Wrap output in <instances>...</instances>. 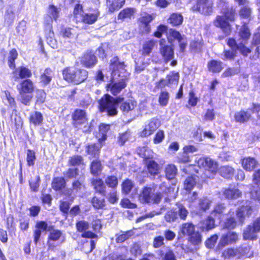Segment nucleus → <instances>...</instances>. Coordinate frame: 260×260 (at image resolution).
I'll return each instance as SVG.
<instances>
[{"mask_svg":"<svg viewBox=\"0 0 260 260\" xmlns=\"http://www.w3.org/2000/svg\"><path fill=\"white\" fill-rule=\"evenodd\" d=\"M123 98H114L109 94H105L99 102V109L101 112H106L108 116H114L117 114V107Z\"/></svg>","mask_w":260,"mask_h":260,"instance_id":"obj_1","label":"nucleus"},{"mask_svg":"<svg viewBox=\"0 0 260 260\" xmlns=\"http://www.w3.org/2000/svg\"><path fill=\"white\" fill-rule=\"evenodd\" d=\"M63 79L69 83L78 85L84 82L88 77V72L75 67H68L62 71Z\"/></svg>","mask_w":260,"mask_h":260,"instance_id":"obj_2","label":"nucleus"},{"mask_svg":"<svg viewBox=\"0 0 260 260\" xmlns=\"http://www.w3.org/2000/svg\"><path fill=\"white\" fill-rule=\"evenodd\" d=\"M221 12L224 16H217L214 21V25L220 27L224 33L228 35L231 31L230 26L228 21H232L234 20L235 15V10L232 8H226L223 9Z\"/></svg>","mask_w":260,"mask_h":260,"instance_id":"obj_3","label":"nucleus"},{"mask_svg":"<svg viewBox=\"0 0 260 260\" xmlns=\"http://www.w3.org/2000/svg\"><path fill=\"white\" fill-rule=\"evenodd\" d=\"M188 211L184 205L180 203L176 204V207L168 210L164 215V219L169 223L176 222L179 218L185 220L188 215Z\"/></svg>","mask_w":260,"mask_h":260,"instance_id":"obj_4","label":"nucleus"},{"mask_svg":"<svg viewBox=\"0 0 260 260\" xmlns=\"http://www.w3.org/2000/svg\"><path fill=\"white\" fill-rule=\"evenodd\" d=\"M199 167L205 169L203 178H213L218 168L217 163L209 157H202L197 161Z\"/></svg>","mask_w":260,"mask_h":260,"instance_id":"obj_5","label":"nucleus"},{"mask_svg":"<svg viewBox=\"0 0 260 260\" xmlns=\"http://www.w3.org/2000/svg\"><path fill=\"white\" fill-rule=\"evenodd\" d=\"M110 69L112 71L113 76L117 74L119 77L126 78L128 73H125V65L123 61H120L117 56L114 57L110 60Z\"/></svg>","mask_w":260,"mask_h":260,"instance_id":"obj_6","label":"nucleus"},{"mask_svg":"<svg viewBox=\"0 0 260 260\" xmlns=\"http://www.w3.org/2000/svg\"><path fill=\"white\" fill-rule=\"evenodd\" d=\"M165 39L159 41V52L165 62H168L174 58V49Z\"/></svg>","mask_w":260,"mask_h":260,"instance_id":"obj_7","label":"nucleus"},{"mask_svg":"<svg viewBox=\"0 0 260 260\" xmlns=\"http://www.w3.org/2000/svg\"><path fill=\"white\" fill-rule=\"evenodd\" d=\"M213 3L211 0H198L196 5L192 9L193 11H198L204 15H210L212 12Z\"/></svg>","mask_w":260,"mask_h":260,"instance_id":"obj_8","label":"nucleus"},{"mask_svg":"<svg viewBox=\"0 0 260 260\" xmlns=\"http://www.w3.org/2000/svg\"><path fill=\"white\" fill-rule=\"evenodd\" d=\"M168 39L169 43H172L173 41L177 40L179 43L180 50L183 52L186 48L187 41L186 38L182 36L180 33L175 29H170L168 35Z\"/></svg>","mask_w":260,"mask_h":260,"instance_id":"obj_9","label":"nucleus"},{"mask_svg":"<svg viewBox=\"0 0 260 260\" xmlns=\"http://www.w3.org/2000/svg\"><path fill=\"white\" fill-rule=\"evenodd\" d=\"M73 124L77 127L79 125L87 121V114L85 111L79 109H76L72 114Z\"/></svg>","mask_w":260,"mask_h":260,"instance_id":"obj_10","label":"nucleus"},{"mask_svg":"<svg viewBox=\"0 0 260 260\" xmlns=\"http://www.w3.org/2000/svg\"><path fill=\"white\" fill-rule=\"evenodd\" d=\"M76 228L79 232L82 233L81 235L83 238L97 239L98 236L90 231L87 230L89 229V224L85 221H80L76 223Z\"/></svg>","mask_w":260,"mask_h":260,"instance_id":"obj_11","label":"nucleus"},{"mask_svg":"<svg viewBox=\"0 0 260 260\" xmlns=\"http://www.w3.org/2000/svg\"><path fill=\"white\" fill-rule=\"evenodd\" d=\"M50 225L44 221H38L35 225V229L34 231V242L36 244L39 241L42 232L44 231H48Z\"/></svg>","mask_w":260,"mask_h":260,"instance_id":"obj_12","label":"nucleus"},{"mask_svg":"<svg viewBox=\"0 0 260 260\" xmlns=\"http://www.w3.org/2000/svg\"><path fill=\"white\" fill-rule=\"evenodd\" d=\"M49 235L48 237L47 244L49 247H51L52 245L51 243L52 241H57L59 240L60 239H62V242L64 240V237L63 236V234L61 231L59 230L55 229L54 226L50 225L49 229Z\"/></svg>","mask_w":260,"mask_h":260,"instance_id":"obj_13","label":"nucleus"},{"mask_svg":"<svg viewBox=\"0 0 260 260\" xmlns=\"http://www.w3.org/2000/svg\"><path fill=\"white\" fill-rule=\"evenodd\" d=\"M160 121L156 118H152L148 124L146 125L144 129L141 132L142 137H147L151 135L160 126Z\"/></svg>","mask_w":260,"mask_h":260,"instance_id":"obj_14","label":"nucleus"},{"mask_svg":"<svg viewBox=\"0 0 260 260\" xmlns=\"http://www.w3.org/2000/svg\"><path fill=\"white\" fill-rule=\"evenodd\" d=\"M251 108V107L246 111L240 110L236 112L234 116L235 121L240 123H245L247 122L252 117L250 112L253 113L250 110Z\"/></svg>","mask_w":260,"mask_h":260,"instance_id":"obj_15","label":"nucleus"},{"mask_svg":"<svg viewBox=\"0 0 260 260\" xmlns=\"http://www.w3.org/2000/svg\"><path fill=\"white\" fill-rule=\"evenodd\" d=\"M179 79V73L173 72L167 76L166 79L160 80L159 81V85L160 86H171L173 85L175 86L177 85Z\"/></svg>","mask_w":260,"mask_h":260,"instance_id":"obj_16","label":"nucleus"},{"mask_svg":"<svg viewBox=\"0 0 260 260\" xmlns=\"http://www.w3.org/2000/svg\"><path fill=\"white\" fill-rule=\"evenodd\" d=\"M91 184L95 192L103 196H106V186L102 179L92 178L91 179Z\"/></svg>","mask_w":260,"mask_h":260,"instance_id":"obj_17","label":"nucleus"},{"mask_svg":"<svg viewBox=\"0 0 260 260\" xmlns=\"http://www.w3.org/2000/svg\"><path fill=\"white\" fill-rule=\"evenodd\" d=\"M223 195L225 199L235 200L242 196V191L236 187H230L223 191Z\"/></svg>","mask_w":260,"mask_h":260,"instance_id":"obj_18","label":"nucleus"},{"mask_svg":"<svg viewBox=\"0 0 260 260\" xmlns=\"http://www.w3.org/2000/svg\"><path fill=\"white\" fill-rule=\"evenodd\" d=\"M198 227L202 232H208L215 228V220L211 216H208L206 219L201 221Z\"/></svg>","mask_w":260,"mask_h":260,"instance_id":"obj_19","label":"nucleus"},{"mask_svg":"<svg viewBox=\"0 0 260 260\" xmlns=\"http://www.w3.org/2000/svg\"><path fill=\"white\" fill-rule=\"evenodd\" d=\"M120 105V110L124 114L128 113L132 111L136 107L137 103L136 101L132 100L124 101V99L121 103H119Z\"/></svg>","mask_w":260,"mask_h":260,"instance_id":"obj_20","label":"nucleus"},{"mask_svg":"<svg viewBox=\"0 0 260 260\" xmlns=\"http://www.w3.org/2000/svg\"><path fill=\"white\" fill-rule=\"evenodd\" d=\"M125 79L122 78L119 82L110 84L108 85V89H110L112 94L116 95L126 87Z\"/></svg>","mask_w":260,"mask_h":260,"instance_id":"obj_21","label":"nucleus"},{"mask_svg":"<svg viewBox=\"0 0 260 260\" xmlns=\"http://www.w3.org/2000/svg\"><path fill=\"white\" fill-rule=\"evenodd\" d=\"M54 76V73L53 70L49 68H46L41 74L40 80V83L44 86L48 85L52 80Z\"/></svg>","mask_w":260,"mask_h":260,"instance_id":"obj_22","label":"nucleus"},{"mask_svg":"<svg viewBox=\"0 0 260 260\" xmlns=\"http://www.w3.org/2000/svg\"><path fill=\"white\" fill-rule=\"evenodd\" d=\"M242 165L245 170L250 172L257 167L259 164L254 158L248 157L242 160Z\"/></svg>","mask_w":260,"mask_h":260,"instance_id":"obj_23","label":"nucleus"},{"mask_svg":"<svg viewBox=\"0 0 260 260\" xmlns=\"http://www.w3.org/2000/svg\"><path fill=\"white\" fill-rule=\"evenodd\" d=\"M81 62L84 67L86 68H92L96 63V57L91 52H87L84 54Z\"/></svg>","mask_w":260,"mask_h":260,"instance_id":"obj_24","label":"nucleus"},{"mask_svg":"<svg viewBox=\"0 0 260 260\" xmlns=\"http://www.w3.org/2000/svg\"><path fill=\"white\" fill-rule=\"evenodd\" d=\"M146 165L147 166V171L149 174V177H154L158 174L159 167L158 165L154 160H146Z\"/></svg>","mask_w":260,"mask_h":260,"instance_id":"obj_25","label":"nucleus"},{"mask_svg":"<svg viewBox=\"0 0 260 260\" xmlns=\"http://www.w3.org/2000/svg\"><path fill=\"white\" fill-rule=\"evenodd\" d=\"M252 213L251 207L249 205L242 206L237 210L236 215L239 221L242 223L245 219V216H249Z\"/></svg>","mask_w":260,"mask_h":260,"instance_id":"obj_26","label":"nucleus"},{"mask_svg":"<svg viewBox=\"0 0 260 260\" xmlns=\"http://www.w3.org/2000/svg\"><path fill=\"white\" fill-rule=\"evenodd\" d=\"M257 232L254 230L251 224L247 225L243 230V237L245 240H254L257 238Z\"/></svg>","mask_w":260,"mask_h":260,"instance_id":"obj_27","label":"nucleus"},{"mask_svg":"<svg viewBox=\"0 0 260 260\" xmlns=\"http://www.w3.org/2000/svg\"><path fill=\"white\" fill-rule=\"evenodd\" d=\"M188 241L196 247H199L202 242V235L199 231H194L187 239Z\"/></svg>","mask_w":260,"mask_h":260,"instance_id":"obj_28","label":"nucleus"},{"mask_svg":"<svg viewBox=\"0 0 260 260\" xmlns=\"http://www.w3.org/2000/svg\"><path fill=\"white\" fill-rule=\"evenodd\" d=\"M152 188L145 187L139 196V200L141 203H151L152 200Z\"/></svg>","mask_w":260,"mask_h":260,"instance_id":"obj_29","label":"nucleus"},{"mask_svg":"<svg viewBox=\"0 0 260 260\" xmlns=\"http://www.w3.org/2000/svg\"><path fill=\"white\" fill-rule=\"evenodd\" d=\"M195 231V226L191 222L182 223L179 226V233L183 236L188 237Z\"/></svg>","mask_w":260,"mask_h":260,"instance_id":"obj_30","label":"nucleus"},{"mask_svg":"<svg viewBox=\"0 0 260 260\" xmlns=\"http://www.w3.org/2000/svg\"><path fill=\"white\" fill-rule=\"evenodd\" d=\"M99 15V12L98 10H94L92 13H85L82 16L81 20L85 23L91 24L97 20Z\"/></svg>","mask_w":260,"mask_h":260,"instance_id":"obj_31","label":"nucleus"},{"mask_svg":"<svg viewBox=\"0 0 260 260\" xmlns=\"http://www.w3.org/2000/svg\"><path fill=\"white\" fill-rule=\"evenodd\" d=\"M158 255L162 260H176L174 252L169 247H166L159 250Z\"/></svg>","mask_w":260,"mask_h":260,"instance_id":"obj_32","label":"nucleus"},{"mask_svg":"<svg viewBox=\"0 0 260 260\" xmlns=\"http://www.w3.org/2000/svg\"><path fill=\"white\" fill-rule=\"evenodd\" d=\"M18 89L19 91L32 93L34 90V85L30 80L26 79L21 82L20 87H18Z\"/></svg>","mask_w":260,"mask_h":260,"instance_id":"obj_33","label":"nucleus"},{"mask_svg":"<svg viewBox=\"0 0 260 260\" xmlns=\"http://www.w3.org/2000/svg\"><path fill=\"white\" fill-rule=\"evenodd\" d=\"M85 176L84 175L80 177L72 183V189L76 193L81 192L85 188Z\"/></svg>","mask_w":260,"mask_h":260,"instance_id":"obj_34","label":"nucleus"},{"mask_svg":"<svg viewBox=\"0 0 260 260\" xmlns=\"http://www.w3.org/2000/svg\"><path fill=\"white\" fill-rule=\"evenodd\" d=\"M153 19L152 15L146 13H143L141 14L139 21L142 24H143L145 28V31L148 32L150 31V27L149 23Z\"/></svg>","mask_w":260,"mask_h":260,"instance_id":"obj_35","label":"nucleus"},{"mask_svg":"<svg viewBox=\"0 0 260 260\" xmlns=\"http://www.w3.org/2000/svg\"><path fill=\"white\" fill-rule=\"evenodd\" d=\"M93 207L95 209H103L106 206V200L104 198L94 196L91 200Z\"/></svg>","mask_w":260,"mask_h":260,"instance_id":"obj_36","label":"nucleus"},{"mask_svg":"<svg viewBox=\"0 0 260 260\" xmlns=\"http://www.w3.org/2000/svg\"><path fill=\"white\" fill-rule=\"evenodd\" d=\"M226 210V206L224 203L217 204L212 211L211 214L219 219H221Z\"/></svg>","mask_w":260,"mask_h":260,"instance_id":"obj_37","label":"nucleus"},{"mask_svg":"<svg viewBox=\"0 0 260 260\" xmlns=\"http://www.w3.org/2000/svg\"><path fill=\"white\" fill-rule=\"evenodd\" d=\"M236 63L239 66L233 68H229L226 69L222 73V76L224 77L234 76L240 72L241 69L240 65L242 63V60L238 59L236 60Z\"/></svg>","mask_w":260,"mask_h":260,"instance_id":"obj_38","label":"nucleus"},{"mask_svg":"<svg viewBox=\"0 0 260 260\" xmlns=\"http://www.w3.org/2000/svg\"><path fill=\"white\" fill-rule=\"evenodd\" d=\"M220 175L226 179L232 178L234 174V169L229 166L221 167L219 169Z\"/></svg>","mask_w":260,"mask_h":260,"instance_id":"obj_39","label":"nucleus"},{"mask_svg":"<svg viewBox=\"0 0 260 260\" xmlns=\"http://www.w3.org/2000/svg\"><path fill=\"white\" fill-rule=\"evenodd\" d=\"M86 152L91 158H97L100 153V145L91 144L86 146Z\"/></svg>","mask_w":260,"mask_h":260,"instance_id":"obj_40","label":"nucleus"},{"mask_svg":"<svg viewBox=\"0 0 260 260\" xmlns=\"http://www.w3.org/2000/svg\"><path fill=\"white\" fill-rule=\"evenodd\" d=\"M134 235L133 230H129L126 232L121 231L119 234L116 235V242L117 243H122Z\"/></svg>","mask_w":260,"mask_h":260,"instance_id":"obj_41","label":"nucleus"},{"mask_svg":"<svg viewBox=\"0 0 260 260\" xmlns=\"http://www.w3.org/2000/svg\"><path fill=\"white\" fill-rule=\"evenodd\" d=\"M221 61L212 60L208 62V67L210 71L213 73H219L223 69Z\"/></svg>","mask_w":260,"mask_h":260,"instance_id":"obj_42","label":"nucleus"},{"mask_svg":"<svg viewBox=\"0 0 260 260\" xmlns=\"http://www.w3.org/2000/svg\"><path fill=\"white\" fill-rule=\"evenodd\" d=\"M237 257L239 258L242 256L250 257L253 255V252L251 251V248L248 246H241L237 248Z\"/></svg>","mask_w":260,"mask_h":260,"instance_id":"obj_43","label":"nucleus"},{"mask_svg":"<svg viewBox=\"0 0 260 260\" xmlns=\"http://www.w3.org/2000/svg\"><path fill=\"white\" fill-rule=\"evenodd\" d=\"M210 204L211 201L208 199L206 198L201 199L198 203L199 212L197 213L200 214L209 209Z\"/></svg>","mask_w":260,"mask_h":260,"instance_id":"obj_44","label":"nucleus"},{"mask_svg":"<svg viewBox=\"0 0 260 260\" xmlns=\"http://www.w3.org/2000/svg\"><path fill=\"white\" fill-rule=\"evenodd\" d=\"M177 173L176 167L173 165H168L165 168L166 178L168 180L173 179Z\"/></svg>","mask_w":260,"mask_h":260,"instance_id":"obj_45","label":"nucleus"},{"mask_svg":"<svg viewBox=\"0 0 260 260\" xmlns=\"http://www.w3.org/2000/svg\"><path fill=\"white\" fill-rule=\"evenodd\" d=\"M32 96L31 93L19 91L18 100L25 105H29Z\"/></svg>","mask_w":260,"mask_h":260,"instance_id":"obj_46","label":"nucleus"},{"mask_svg":"<svg viewBox=\"0 0 260 260\" xmlns=\"http://www.w3.org/2000/svg\"><path fill=\"white\" fill-rule=\"evenodd\" d=\"M66 184L64 179L62 177H56L52 181V188L56 190H60L64 188Z\"/></svg>","mask_w":260,"mask_h":260,"instance_id":"obj_47","label":"nucleus"},{"mask_svg":"<svg viewBox=\"0 0 260 260\" xmlns=\"http://www.w3.org/2000/svg\"><path fill=\"white\" fill-rule=\"evenodd\" d=\"M237 56V51L234 50H224L220 55V57L224 61H233Z\"/></svg>","mask_w":260,"mask_h":260,"instance_id":"obj_48","label":"nucleus"},{"mask_svg":"<svg viewBox=\"0 0 260 260\" xmlns=\"http://www.w3.org/2000/svg\"><path fill=\"white\" fill-rule=\"evenodd\" d=\"M135 186V183L131 180L127 179L121 184L122 192L125 194H128Z\"/></svg>","mask_w":260,"mask_h":260,"instance_id":"obj_49","label":"nucleus"},{"mask_svg":"<svg viewBox=\"0 0 260 260\" xmlns=\"http://www.w3.org/2000/svg\"><path fill=\"white\" fill-rule=\"evenodd\" d=\"M43 115L39 112H35L31 114L29 118L30 123L35 125H40L43 121Z\"/></svg>","mask_w":260,"mask_h":260,"instance_id":"obj_50","label":"nucleus"},{"mask_svg":"<svg viewBox=\"0 0 260 260\" xmlns=\"http://www.w3.org/2000/svg\"><path fill=\"white\" fill-rule=\"evenodd\" d=\"M102 171L101 162L98 160H93L91 164L90 172L94 176H98Z\"/></svg>","mask_w":260,"mask_h":260,"instance_id":"obj_51","label":"nucleus"},{"mask_svg":"<svg viewBox=\"0 0 260 260\" xmlns=\"http://www.w3.org/2000/svg\"><path fill=\"white\" fill-rule=\"evenodd\" d=\"M135 13V9L126 8L122 10L118 16V19L123 20L126 18H131Z\"/></svg>","mask_w":260,"mask_h":260,"instance_id":"obj_52","label":"nucleus"},{"mask_svg":"<svg viewBox=\"0 0 260 260\" xmlns=\"http://www.w3.org/2000/svg\"><path fill=\"white\" fill-rule=\"evenodd\" d=\"M154 45L155 41L154 40H151L146 42L143 46L142 54L144 55H149L151 52Z\"/></svg>","mask_w":260,"mask_h":260,"instance_id":"obj_53","label":"nucleus"},{"mask_svg":"<svg viewBox=\"0 0 260 260\" xmlns=\"http://www.w3.org/2000/svg\"><path fill=\"white\" fill-rule=\"evenodd\" d=\"M144 58L143 56L139 57L135 61L136 67L135 71L137 73H140L143 71L148 64V62L144 61Z\"/></svg>","mask_w":260,"mask_h":260,"instance_id":"obj_54","label":"nucleus"},{"mask_svg":"<svg viewBox=\"0 0 260 260\" xmlns=\"http://www.w3.org/2000/svg\"><path fill=\"white\" fill-rule=\"evenodd\" d=\"M239 36L243 40H247L250 36V30L245 23L240 28L239 32Z\"/></svg>","mask_w":260,"mask_h":260,"instance_id":"obj_55","label":"nucleus"},{"mask_svg":"<svg viewBox=\"0 0 260 260\" xmlns=\"http://www.w3.org/2000/svg\"><path fill=\"white\" fill-rule=\"evenodd\" d=\"M170 22L174 26L180 25L183 21V17L180 14L174 13L170 17Z\"/></svg>","mask_w":260,"mask_h":260,"instance_id":"obj_56","label":"nucleus"},{"mask_svg":"<svg viewBox=\"0 0 260 260\" xmlns=\"http://www.w3.org/2000/svg\"><path fill=\"white\" fill-rule=\"evenodd\" d=\"M18 53L16 49H12L9 54L8 63L10 68H14L15 67V60L17 58Z\"/></svg>","mask_w":260,"mask_h":260,"instance_id":"obj_57","label":"nucleus"},{"mask_svg":"<svg viewBox=\"0 0 260 260\" xmlns=\"http://www.w3.org/2000/svg\"><path fill=\"white\" fill-rule=\"evenodd\" d=\"M118 182V179L115 176H109L105 178V183L107 185L113 189L117 187Z\"/></svg>","mask_w":260,"mask_h":260,"instance_id":"obj_58","label":"nucleus"},{"mask_svg":"<svg viewBox=\"0 0 260 260\" xmlns=\"http://www.w3.org/2000/svg\"><path fill=\"white\" fill-rule=\"evenodd\" d=\"M237 248H227L223 251L221 256L225 259H229L234 256H237Z\"/></svg>","mask_w":260,"mask_h":260,"instance_id":"obj_59","label":"nucleus"},{"mask_svg":"<svg viewBox=\"0 0 260 260\" xmlns=\"http://www.w3.org/2000/svg\"><path fill=\"white\" fill-rule=\"evenodd\" d=\"M138 154L145 159L148 158L150 156L151 151L147 146L139 147L137 148Z\"/></svg>","mask_w":260,"mask_h":260,"instance_id":"obj_60","label":"nucleus"},{"mask_svg":"<svg viewBox=\"0 0 260 260\" xmlns=\"http://www.w3.org/2000/svg\"><path fill=\"white\" fill-rule=\"evenodd\" d=\"M59 12V9L57 8L54 5H50L48 10V15L51 16L56 21L58 18Z\"/></svg>","mask_w":260,"mask_h":260,"instance_id":"obj_61","label":"nucleus"},{"mask_svg":"<svg viewBox=\"0 0 260 260\" xmlns=\"http://www.w3.org/2000/svg\"><path fill=\"white\" fill-rule=\"evenodd\" d=\"M131 136V133L129 131L120 134L118 137V143L119 145L122 146L124 143L127 141Z\"/></svg>","mask_w":260,"mask_h":260,"instance_id":"obj_62","label":"nucleus"},{"mask_svg":"<svg viewBox=\"0 0 260 260\" xmlns=\"http://www.w3.org/2000/svg\"><path fill=\"white\" fill-rule=\"evenodd\" d=\"M83 162V157L80 155H74L69 160V164L72 166H79Z\"/></svg>","mask_w":260,"mask_h":260,"instance_id":"obj_63","label":"nucleus"},{"mask_svg":"<svg viewBox=\"0 0 260 260\" xmlns=\"http://www.w3.org/2000/svg\"><path fill=\"white\" fill-rule=\"evenodd\" d=\"M250 195L251 199L257 200L260 203V187L251 186Z\"/></svg>","mask_w":260,"mask_h":260,"instance_id":"obj_64","label":"nucleus"}]
</instances>
